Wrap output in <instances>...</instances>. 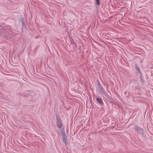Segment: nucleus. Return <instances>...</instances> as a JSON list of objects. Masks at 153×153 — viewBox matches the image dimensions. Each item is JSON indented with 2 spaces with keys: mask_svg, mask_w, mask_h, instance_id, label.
<instances>
[{
  "mask_svg": "<svg viewBox=\"0 0 153 153\" xmlns=\"http://www.w3.org/2000/svg\"><path fill=\"white\" fill-rule=\"evenodd\" d=\"M57 121L56 122V124L57 126L59 128H60L62 125V123L61 121V120L60 118H57Z\"/></svg>",
  "mask_w": 153,
  "mask_h": 153,
  "instance_id": "obj_1",
  "label": "nucleus"
},
{
  "mask_svg": "<svg viewBox=\"0 0 153 153\" xmlns=\"http://www.w3.org/2000/svg\"><path fill=\"white\" fill-rule=\"evenodd\" d=\"M96 99L97 101L99 104H103V101L101 99L97 98Z\"/></svg>",
  "mask_w": 153,
  "mask_h": 153,
  "instance_id": "obj_2",
  "label": "nucleus"
},
{
  "mask_svg": "<svg viewBox=\"0 0 153 153\" xmlns=\"http://www.w3.org/2000/svg\"><path fill=\"white\" fill-rule=\"evenodd\" d=\"M96 3L98 5H99L100 4V0H96Z\"/></svg>",
  "mask_w": 153,
  "mask_h": 153,
  "instance_id": "obj_3",
  "label": "nucleus"
},
{
  "mask_svg": "<svg viewBox=\"0 0 153 153\" xmlns=\"http://www.w3.org/2000/svg\"><path fill=\"white\" fill-rule=\"evenodd\" d=\"M136 69L138 71H140V70L139 68V67H136Z\"/></svg>",
  "mask_w": 153,
  "mask_h": 153,
  "instance_id": "obj_4",
  "label": "nucleus"
}]
</instances>
